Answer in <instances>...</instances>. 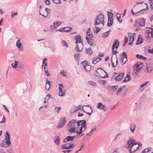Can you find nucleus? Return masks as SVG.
I'll return each instance as SVG.
<instances>
[{
    "mask_svg": "<svg viewBox=\"0 0 153 153\" xmlns=\"http://www.w3.org/2000/svg\"><path fill=\"white\" fill-rule=\"evenodd\" d=\"M86 122L85 120H80L77 122L74 120L71 121L68 125L69 128L68 131L71 133L76 134L79 136L87 128Z\"/></svg>",
    "mask_w": 153,
    "mask_h": 153,
    "instance_id": "1",
    "label": "nucleus"
},
{
    "mask_svg": "<svg viewBox=\"0 0 153 153\" xmlns=\"http://www.w3.org/2000/svg\"><path fill=\"white\" fill-rule=\"evenodd\" d=\"M140 145L135 142V140L133 139H130L127 142L126 148L130 149L129 151L130 152H133L137 149Z\"/></svg>",
    "mask_w": 153,
    "mask_h": 153,
    "instance_id": "2",
    "label": "nucleus"
},
{
    "mask_svg": "<svg viewBox=\"0 0 153 153\" xmlns=\"http://www.w3.org/2000/svg\"><path fill=\"white\" fill-rule=\"evenodd\" d=\"M74 39L76 40L75 43L77 44L78 43L81 44L77 45L75 48V50L78 52L81 51L83 48V44L81 39V36L79 35H77L74 37Z\"/></svg>",
    "mask_w": 153,
    "mask_h": 153,
    "instance_id": "3",
    "label": "nucleus"
},
{
    "mask_svg": "<svg viewBox=\"0 0 153 153\" xmlns=\"http://www.w3.org/2000/svg\"><path fill=\"white\" fill-rule=\"evenodd\" d=\"M104 16L103 14L100 13L97 16L95 19V26L97 25L102 24L103 25H104Z\"/></svg>",
    "mask_w": 153,
    "mask_h": 153,
    "instance_id": "4",
    "label": "nucleus"
},
{
    "mask_svg": "<svg viewBox=\"0 0 153 153\" xmlns=\"http://www.w3.org/2000/svg\"><path fill=\"white\" fill-rule=\"evenodd\" d=\"M145 19L144 18L139 19L135 21L134 26L137 29L144 26L145 24Z\"/></svg>",
    "mask_w": 153,
    "mask_h": 153,
    "instance_id": "5",
    "label": "nucleus"
},
{
    "mask_svg": "<svg viewBox=\"0 0 153 153\" xmlns=\"http://www.w3.org/2000/svg\"><path fill=\"white\" fill-rule=\"evenodd\" d=\"M124 73L121 72L118 74L117 73L114 72L113 77H115L114 79L116 81H120L123 79L124 77Z\"/></svg>",
    "mask_w": 153,
    "mask_h": 153,
    "instance_id": "6",
    "label": "nucleus"
},
{
    "mask_svg": "<svg viewBox=\"0 0 153 153\" xmlns=\"http://www.w3.org/2000/svg\"><path fill=\"white\" fill-rule=\"evenodd\" d=\"M81 64L83 67V69L86 71H89L91 69V66L89 65L86 61H82L81 62Z\"/></svg>",
    "mask_w": 153,
    "mask_h": 153,
    "instance_id": "7",
    "label": "nucleus"
},
{
    "mask_svg": "<svg viewBox=\"0 0 153 153\" xmlns=\"http://www.w3.org/2000/svg\"><path fill=\"white\" fill-rule=\"evenodd\" d=\"M10 134H9L8 131H7L5 135V139L3 140L5 143L8 146H9L11 144L10 141Z\"/></svg>",
    "mask_w": 153,
    "mask_h": 153,
    "instance_id": "8",
    "label": "nucleus"
},
{
    "mask_svg": "<svg viewBox=\"0 0 153 153\" xmlns=\"http://www.w3.org/2000/svg\"><path fill=\"white\" fill-rule=\"evenodd\" d=\"M119 44V42L117 40H116L114 42L112 46V51L113 54L116 53V49L118 48Z\"/></svg>",
    "mask_w": 153,
    "mask_h": 153,
    "instance_id": "9",
    "label": "nucleus"
},
{
    "mask_svg": "<svg viewBox=\"0 0 153 153\" xmlns=\"http://www.w3.org/2000/svg\"><path fill=\"white\" fill-rule=\"evenodd\" d=\"M145 35L147 39H152L153 37V29L151 28V30H148L145 33Z\"/></svg>",
    "mask_w": 153,
    "mask_h": 153,
    "instance_id": "10",
    "label": "nucleus"
},
{
    "mask_svg": "<svg viewBox=\"0 0 153 153\" xmlns=\"http://www.w3.org/2000/svg\"><path fill=\"white\" fill-rule=\"evenodd\" d=\"M66 122V119L65 117H62L60 119L59 123L57 125V128H60L63 127Z\"/></svg>",
    "mask_w": 153,
    "mask_h": 153,
    "instance_id": "11",
    "label": "nucleus"
},
{
    "mask_svg": "<svg viewBox=\"0 0 153 153\" xmlns=\"http://www.w3.org/2000/svg\"><path fill=\"white\" fill-rule=\"evenodd\" d=\"M62 149H68L74 147V145L73 143H67L62 145Z\"/></svg>",
    "mask_w": 153,
    "mask_h": 153,
    "instance_id": "12",
    "label": "nucleus"
},
{
    "mask_svg": "<svg viewBox=\"0 0 153 153\" xmlns=\"http://www.w3.org/2000/svg\"><path fill=\"white\" fill-rule=\"evenodd\" d=\"M63 88V86L62 84H59V87H58L59 89V95L60 96H63L65 94V91H63L62 89Z\"/></svg>",
    "mask_w": 153,
    "mask_h": 153,
    "instance_id": "13",
    "label": "nucleus"
},
{
    "mask_svg": "<svg viewBox=\"0 0 153 153\" xmlns=\"http://www.w3.org/2000/svg\"><path fill=\"white\" fill-rule=\"evenodd\" d=\"M75 138V136H68L63 140V142L64 143H65L68 142L73 141Z\"/></svg>",
    "mask_w": 153,
    "mask_h": 153,
    "instance_id": "14",
    "label": "nucleus"
},
{
    "mask_svg": "<svg viewBox=\"0 0 153 153\" xmlns=\"http://www.w3.org/2000/svg\"><path fill=\"white\" fill-rule=\"evenodd\" d=\"M141 67H139L138 65H137L136 68L133 69V74L135 75H137L141 70Z\"/></svg>",
    "mask_w": 153,
    "mask_h": 153,
    "instance_id": "15",
    "label": "nucleus"
},
{
    "mask_svg": "<svg viewBox=\"0 0 153 153\" xmlns=\"http://www.w3.org/2000/svg\"><path fill=\"white\" fill-rule=\"evenodd\" d=\"M135 35V34L134 33H129V41L130 42L128 44V45H131L132 44L133 41L134 40V36Z\"/></svg>",
    "mask_w": 153,
    "mask_h": 153,
    "instance_id": "16",
    "label": "nucleus"
},
{
    "mask_svg": "<svg viewBox=\"0 0 153 153\" xmlns=\"http://www.w3.org/2000/svg\"><path fill=\"white\" fill-rule=\"evenodd\" d=\"M153 69V68L151 65H146L145 69V71L146 73H150Z\"/></svg>",
    "mask_w": 153,
    "mask_h": 153,
    "instance_id": "17",
    "label": "nucleus"
},
{
    "mask_svg": "<svg viewBox=\"0 0 153 153\" xmlns=\"http://www.w3.org/2000/svg\"><path fill=\"white\" fill-rule=\"evenodd\" d=\"M92 36L88 37L86 36V39L88 44L91 46H93L94 44L92 42L93 40L91 39Z\"/></svg>",
    "mask_w": 153,
    "mask_h": 153,
    "instance_id": "18",
    "label": "nucleus"
},
{
    "mask_svg": "<svg viewBox=\"0 0 153 153\" xmlns=\"http://www.w3.org/2000/svg\"><path fill=\"white\" fill-rule=\"evenodd\" d=\"M16 45V46L18 48L19 50V51H22L23 50V48L21 47L22 44L20 42V39L17 41Z\"/></svg>",
    "mask_w": 153,
    "mask_h": 153,
    "instance_id": "19",
    "label": "nucleus"
},
{
    "mask_svg": "<svg viewBox=\"0 0 153 153\" xmlns=\"http://www.w3.org/2000/svg\"><path fill=\"white\" fill-rule=\"evenodd\" d=\"M101 59L98 56L94 57L92 59V64H95L98 62H99L100 60H101Z\"/></svg>",
    "mask_w": 153,
    "mask_h": 153,
    "instance_id": "20",
    "label": "nucleus"
},
{
    "mask_svg": "<svg viewBox=\"0 0 153 153\" xmlns=\"http://www.w3.org/2000/svg\"><path fill=\"white\" fill-rule=\"evenodd\" d=\"M97 71H100L102 73H104L105 74V76H101V77L103 78H105V77H108V74L103 69L100 68H99L98 69Z\"/></svg>",
    "mask_w": 153,
    "mask_h": 153,
    "instance_id": "21",
    "label": "nucleus"
},
{
    "mask_svg": "<svg viewBox=\"0 0 153 153\" xmlns=\"http://www.w3.org/2000/svg\"><path fill=\"white\" fill-rule=\"evenodd\" d=\"M131 79V77L130 76V73L129 72L128 73L126 74V77L123 80V82H126Z\"/></svg>",
    "mask_w": 153,
    "mask_h": 153,
    "instance_id": "22",
    "label": "nucleus"
},
{
    "mask_svg": "<svg viewBox=\"0 0 153 153\" xmlns=\"http://www.w3.org/2000/svg\"><path fill=\"white\" fill-rule=\"evenodd\" d=\"M47 80L46 82L45 88L46 90L48 91L50 89V82L48 80L47 78Z\"/></svg>",
    "mask_w": 153,
    "mask_h": 153,
    "instance_id": "23",
    "label": "nucleus"
},
{
    "mask_svg": "<svg viewBox=\"0 0 153 153\" xmlns=\"http://www.w3.org/2000/svg\"><path fill=\"white\" fill-rule=\"evenodd\" d=\"M146 10V9H142V10H140L138 11H137V12H134L133 11V9H131V12H132V15L133 16H137V14L140 13V12L142 10Z\"/></svg>",
    "mask_w": 153,
    "mask_h": 153,
    "instance_id": "24",
    "label": "nucleus"
},
{
    "mask_svg": "<svg viewBox=\"0 0 153 153\" xmlns=\"http://www.w3.org/2000/svg\"><path fill=\"white\" fill-rule=\"evenodd\" d=\"M109 31H110V30H108V31L103 33L102 34V37L103 38H105L108 37L109 35Z\"/></svg>",
    "mask_w": 153,
    "mask_h": 153,
    "instance_id": "25",
    "label": "nucleus"
},
{
    "mask_svg": "<svg viewBox=\"0 0 153 153\" xmlns=\"http://www.w3.org/2000/svg\"><path fill=\"white\" fill-rule=\"evenodd\" d=\"M62 23V22L59 21H57L56 22H54L53 23V27L54 28H56L59 26Z\"/></svg>",
    "mask_w": 153,
    "mask_h": 153,
    "instance_id": "26",
    "label": "nucleus"
},
{
    "mask_svg": "<svg viewBox=\"0 0 153 153\" xmlns=\"http://www.w3.org/2000/svg\"><path fill=\"white\" fill-rule=\"evenodd\" d=\"M19 62L18 61H15L14 64H11V66L14 68H16L18 66V63Z\"/></svg>",
    "mask_w": 153,
    "mask_h": 153,
    "instance_id": "27",
    "label": "nucleus"
},
{
    "mask_svg": "<svg viewBox=\"0 0 153 153\" xmlns=\"http://www.w3.org/2000/svg\"><path fill=\"white\" fill-rule=\"evenodd\" d=\"M86 33L87 34V36L88 37L92 36V33L91 31V29L90 28H89L88 29V30L86 31Z\"/></svg>",
    "mask_w": 153,
    "mask_h": 153,
    "instance_id": "28",
    "label": "nucleus"
},
{
    "mask_svg": "<svg viewBox=\"0 0 153 153\" xmlns=\"http://www.w3.org/2000/svg\"><path fill=\"white\" fill-rule=\"evenodd\" d=\"M107 14L108 17V19H113L112 17L113 15L112 13L108 11L107 12Z\"/></svg>",
    "mask_w": 153,
    "mask_h": 153,
    "instance_id": "29",
    "label": "nucleus"
},
{
    "mask_svg": "<svg viewBox=\"0 0 153 153\" xmlns=\"http://www.w3.org/2000/svg\"><path fill=\"white\" fill-rule=\"evenodd\" d=\"M125 86V85H123L120 87L116 91V94L117 95H119V93H120L122 89H123L124 87Z\"/></svg>",
    "mask_w": 153,
    "mask_h": 153,
    "instance_id": "30",
    "label": "nucleus"
},
{
    "mask_svg": "<svg viewBox=\"0 0 153 153\" xmlns=\"http://www.w3.org/2000/svg\"><path fill=\"white\" fill-rule=\"evenodd\" d=\"M113 23V19H108V22L107 25L108 26H111Z\"/></svg>",
    "mask_w": 153,
    "mask_h": 153,
    "instance_id": "31",
    "label": "nucleus"
},
{
    "mask_svg": "<svg viewBox=\"0 0 153 153\" xmlns=\"http://www.w3.org/2000/svg\"><path fill=\"white\" fill-rule=\"evenodd\" d=\"M60 140V138L59 137H58L54 140V142L56 145L58 146L59 144Z\"/></svg>",
    "mask_w": 153,
    "mask_h": 153,
    "instance_id": "32",
    "label": "nucleus"
},
{
    "mask_svg": "<svg viewBox=\"0 0 153 153\" xmlns=\"http://www.w3.org/2000/svg\"><path fill=\"white\" fill-rule=\"evenodd\" d=\"M100 105V110H103L104 111H105L107 109L105 105L101 102Z\"/></svg>",
    "mask_w": 153,
    "mask_h": 153,
    "instance_id": "33",
    "label": "nucleus"
},
{
    "mask_svg": "<svg viewBox=\"0 0 153 153\" xmlns=\"http://www.w3.org/2000/svg\"><path fill=\"white\" fill-rule=\"evenodd\" d=\"M85 51L86 53L89 55H91L92 53V51L91 49L90 48H89L88 49H86Z\"/></svg>",
    "mask_w": 153,
    "mask_h": 153,
    "instance_id": "34",
    "label": "nucleus"
},
{
    "mask_svg": "<svg viewBox=\"0 0 153 153\" xmlns=\"http://www.w3.org/2000/svg\"><path fill=\"white\" fill-rule=\"evenodd\" d=\"M95 128L91 129V130L88 133L86 134V135L88 136H91L93 133V131L95 129Z\"/></svg>",
    "mask_w": 153,
    "mask_h": 153,
    "instance_id": "35",
    "label": "nucleus"
},
{
    "mask_svg": "<svg viewBox=\"0 0 153 153\" xmlns=\"http://www.w3.org/2000/svg\"><path fill=\"white\" fill-rule=\"evenodd\" d=\"M82 108V109H83V107L80 105H79L78 106L76 107L74 109V112H75L79 110H81V108Z\"/></svg>",
    "mask_w": 153,
    "mask_h": 153,
    "instance_id": "36",
    "label": "nucleus"
},
{
    "mask_svg": "<svg viewBox=\"0 0 153 153\" xmlns=\"http://www.w3.org/2000/svg\"><path fill=\"white\" fill-rule=\"evenodd\" d=\"M64 28H65L64 29V32H69L72 29L71 27H64Z\"/></svg>",
    "mask_w": 153,
    "mask_h": 153,
    "instance_id": "37",
    "label": "nucleus"
},
{
    "mask_svg": "<svg viewBox=\"0 0 153 153\" xmlns=\"http://www.w3.org/2000/svg\"><path fill=\"white\" fill-rule=\"evenodd\" d=\"M135 125L134 124H131V126L130 130L132 133L134 132V130L135 128Z\"/></svg>",
    "mask_w": 153,
    "mask_h": 153,
    "instance_id": "38",
    "label": "nucleus"
},
{
    "mask_svg": "<svg viewBox=\"0 0 153 153\" xmlns=\"http://www.w3.org/2000/svg\"><path fill=\"white\" fill-rule=\"evenodd\" d=\"M117 88L118 86L117 85L115 86H111L110 87V88L113 90V91H116Z\"/></svg>",
    "mask_w": 153,
    "mask_h": 153,
    "instance_id": "39",
    "label": "nucleus"
},
{
    "mask_svg": "<svg viewBox=\"0 0 153 153\" xmlns=\"http://www.w3.org/2000/svg\"><path fill=\"white\" fill-rule=\"evenodd\" d=\"M74 57L75 59H79L80 57V54L79 53H76L74 55Z\"/></svg>",
    "mask_w": 153,
    "mask_h": 153,
    "instance_id": "40",
    "label": "nucleus"
},
{
    "mask_svg": "<svg viewBox=\"0 0 153 153\" xmlns=\"http://www.w3.org/2000/svg\"><path fill=\"white\" fill-rule=\"evenodd\" d=\"M61 109V108L60 107H58V108L56 106L55 108L54 109V111H55L57 113H59V111Z\"/></svg>",
    "mask_w": 153,
    "mask_h": 153,
    "instance_id": "41",
    "label": "nucleus"
},
{
    "mask_svg": "<svg viewBox=\"0 0 153 153\" xmlns=\"http://www.w3.org/2000/svg\"><path fill=\"white\" fill-rule=\"evenodd\" d=\"M122 133L120 132V133H117V134L115 136V137H114V140H116L117 139V138L119 137L120 136H121L122 135Z\"/></svg>",
    "mask_w": 153,
    "mask_h": 153,
    "instance_id": "42",
    "label": "nucleus"
},
{
    "mask_svg": "<svg viewBox=\"0 0 153 153\" xmlns=\"http://www.w3.org/2000/svg\"><path fill=\"white\" fill-rule=\"evenodd\" d=\"M117 17V19L118 21H119L120 23L122 21V20H120V15L118 13H117L116 14Z\"/></svg>",
    "mask_w": 153,
    "mask_h": 153,
    "instance_id": "43",
    "label": "nucleus"
},
{
    "mask_svg": "<svg viewBox=\"0 0 153 153\" xmlns=\"http://www.w3.org/2000/svg\"><path fill=\"white\" fill-rule=\"evenodd\" d=\"M88 83L90 85L93 86H95L96 85V83H95L94 82L92 81H89V82H88Z\"/></svg>",
    "mask_w": 153,
    "mask_h": 153,
    "instance_id": "44",
    "label": "nucleus"
},
{
    "mask_svg": "<svg viewBox=\"0 0 153 153\" xmlns=\"http://www.w3.org/2000/svg\"><path fill=\"white\" fill-rule=\"evenodd\" d=\"M117 58H118L117 57L116 58V64L115 65L113 63V62H112V57H111V64H112V66L113 67H114V68L115 67L116 65H117V61H118Z\"/></svg>",
    "mask_w": 153,
    "mask_h": 153,
    "instance_id": "45",
    "label": "nucleus"
},
{
    "mask_svg": "<svg viewBox=\"0 0 153 153\" xmlns=\"http://www.w3.org/2000/svg\"><path fill=\"white\" fill-rule=\"evenodd\" d=\"M140 35L138 36V39L137 40L136 45H139L141 43V42H140Z\"/></svg>",
    "mask_w": 153,
    "mask_h": 153,
    "instance_id": "46",
    "label": "nucleus"
},
{
    "mask_svg": "<svg viewBox=\"0 0 153 153\" xmlns=\"http://www.w3.org/2000/svg\"><path fill=\"white\" fill-rule=\"evenodd\" d=\"M62 45L65 46L66 47H68V46L66 42L64 41H63L62 42Z\"/></svg>",
    "mask_w": 153,
    "mask_h": 153,
    "instance_id": "47",
    "label": "nucleus"
},
{
    "mask_svg": "<svg viewBox=\"0 0 153 153\" xmlns=\"http://www.w3.org/2000/svg\"><path fill=\"white\" fill-rule=\"evenodd\" d=\"M52 1L53 2L56 4L61 3L60 0H52Z\"/></svg>",
    "mask_w": 153,
    "mask_h": 153,
    "instance_id": "48",
    "label": "nucleus"
},
{
    "mask_svg": "<svg viewBox=\"0 0 153 153\" xmlns=\"http://www.w3.org/2000/svg\"><path fill=\"white\" fill-rule=\"evenodd\" d=\"M65 29V28H64V27H62L58 30H56L57 31H59L62 32H64V29Z\"/></svg>",
    "mask_w": 153,
    "mask_h": 153,
    "instance_id": "49",
    "label": "nucleus"
},
{
    "mask_svg": "<svg viewBox=\"0 0 153 153\" xmlns=\"http://www.w3.org/2000/svg\"><path fill=\"white\" fill-rule=\"evenodd\" d=\"M51 97V95L49 94H47L46 96V97L45 98V99L47 100H49V99L50 98V97Z\"/></svg>",
    "mask_w": 153,
    "mask_h": 153,
    "instance_id": "50",
    "label": "nucleus"
},
{
    "mask_svg": "<svg viewBox=\"0 0 153 153\" xmlns=\"http://www.w3.org/2000/svg\"><path fill=\"white\" fill-rule=\"evenodd\" d=\"M60 74L63 76H65L66 75L65 74V72L63 70H61L60 72Z\"/></svg>",
    "mask_w": 153,
    "mask_h": 153,
    "instance_id": "51",
    "label": "nucleus"
},
{
    "mask_svg": "<svg viewBox=\"0 0 153 153\" xmlns=\"http://www.w3.org/2000/svg\"><path fill=\"white\" fill-rule=\"evenodd\" d=\"M45 10L46 12L47 13V15L50 12V10H51L50 9H49V8H45Z\"/></svg>",
    "mask_w": 153,
    "mask_h": 153,
    "instance_id": "52",
    "label": "nucleus"
},
{
    "mask_svg": "<svg viewBox=\"0 0 153 153\" xmlns=\"http://www.w3.org/2000/svg\"><path fill=\"white\" fill-rule=\"evenodd\" d=\"M123 57L126 58V59H127V54L125 52H123Z\"/></svg>",
    "mask_w": 153,
    "mask_h": 153,
    "instance_id": "53",
    "label": "nucleus"
},
{
    "mask_svg": "<svg viewBox=\"0 0 153 153\" xmlns=\"http://www.w3.org/2000/svg\"><path fill=\"white\" fill-rule=\"evenodd\" d=\"M95 28H96V32L97 33L100 30L101 28L99 27H96V26Z\"/></svg>",
    "mask_w": 153,
    "mask_h": 153,
    "instance_id": "54",
    "label": "nucleus"
},
{
    "mask_svg": "<svg viewBox=\"0 0 153 153\" xmlns=\"http://www.w3.org/2000/svg\"><path fill=\"white\" fill-rule=\"evenodd\" d=\"M55 29L53 25H51L50 26V30L51 31H53Z\"/></svg>",
    "mask_w": 153,
    "mask_h": 153,
    "instance_id": "55",
    "label": "nucleus"
},
{
    "mask_svg": "<svg viewBox=\"0 0 153 153\" xmlns=\"http://www.w3.org/2000/svg\"><path fill=\"white\" fill-rule=\"evenodd\" d=\"M140 59H143L144 60H146V58L145 57L143 56L142 55H140Z\"/></svg>",
    "mask_w": 153,
    "mask_h": 153,
    "instance_id": "56",
    "label": "nucleus"
},
{
    "mask_svg": "<svg viewBox=\"0 0 153 153\" xmlns=\"http://www.w3.org/2000/svg\"><path fill=\"white\" fill-rule=\"evenodd\" d=\"M148 82H149V81H147L146 82H145L144 83H143V84H142V85H140V88H142L143 86H144L145 85H146Z\"/></svg>",
    "mask_w": 153,
    "mask_h": 153,
    "instance_id": "57",
    "label": "nucleus"
},
{
    "mask_svg": "<svg viewBox=\"0 0 153 153\" xmlns=\"http://www.w3.org/2000/svg\"><path fill=\"white\" fill-rule=\"evenodd\" d=\"M17 67L20 68H22L23 67V65L22 64H19L18 63V66H17Z\"/></svg>",
    "mask_w": 153,
    "mask_h": 153,
    "instance_id": "58",
    "label": "nucleus"
},
{
    "mask_svg": "<svg viewBox=\"0 0 153 153\" xmlns=\"http://www.w3.org/2000/svg\"><path fill=\"white\" fill-rule=\"evenodd\" d=\"M12 18H13L14 17V16H16L18 14V13L17 12H15L14 13H13V12H12Z\"/></svg>",
    "mask_w": 153,
    "mask_h": 153,
    "instance_id": "59",
    "label": "nucleus"
},
{
    "mask_svg": "<svg viewBox=\"0 0 153 153\" xmlns=\"http://www.w3.org/2000/svg\"><path fill=\"white\" fill-rule=\"evenodd\" d=\"M46 60H47V59L46 58H44L43 59V61H42L43 66V65L44 64L45 65V64L46 63L45 62H46Z\"/></svg>",
    "mask_w": 153,
    "mask_h": 153,
    "instance_id": "60",
    "label": "nucleus"
},
{
    "mask_svg": "<svg viewBox=\"0 0 153 153\" xmlns=\"http://www.w3.org/2000/svg\"><path fill=\"white\" fill-rule=\"evenodd\" d=\"M148 51L149 53H153V48L152 50L148 49Z\"/></svg>",
    "mask_w": 153,
    "mask_h": 153,
    "instance_id": "61",
    "label": "nucleus"
},
{
    "mask_svg": "<svg viewBox=\"0 0 153 153\" xmlns=\"http://www.w3.org/2000/svg\"><path fill=\"white\" fill-rule=\"evenodd\" d=\"M45 3L47 5H49L51 4L50 1L49 0H46Z\"/></svg>",
    "mask_w": 153,
    "mask_h": 153,
    "instance_id": "62",
    "label": "nucleus"
},
{
    "mask_svg": "<svg viewBox=\"0 0 153 153\" xmlns=\"http://www.w3.org/2000/svg\"><path fill=\"white\" fill-rule=\"evenodd\" d=\"M84 144L82 145L81 146V147H80V148L75 153H77L79 151H80L82 149V148L84 147Z\"/></svg>",
    "mask_w": 153,
    "mask_h": 153,
    "instance_id": "63",
    "label": "nucleus"
},
{
    "mask_svg": "<svg viewBox=\"0 0 153 153\" xmlns=\"http://www.w3.org/2000/svg\"><path fill=\"white\" fill-rule=\"evenodd\" d=\"M149 2L151 5L153 4V0H149Z\"/></svg>",
    "mask_w": 153,
    "mask_h": 153,
    "instance_id": "64",
    "label": "nucleus"
}]
</instances>
